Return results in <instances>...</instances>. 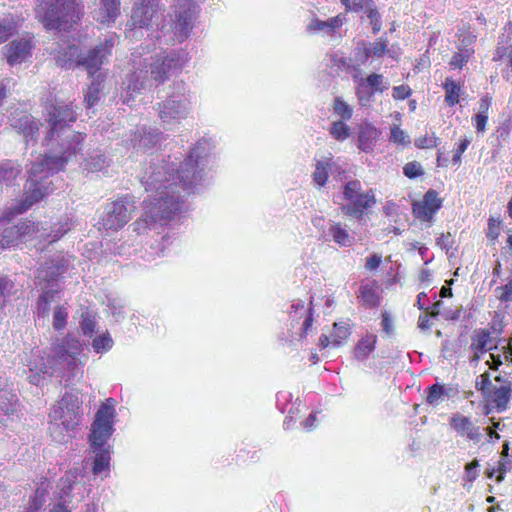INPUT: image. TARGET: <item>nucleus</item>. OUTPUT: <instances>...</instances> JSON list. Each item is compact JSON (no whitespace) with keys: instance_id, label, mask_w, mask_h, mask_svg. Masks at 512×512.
<instances>
[{"instance_id":"052dcab7","label":"nucleus","mask_w":512,"mask_h":512,"mask_svg":"<svg viewBox=\"0 0 512 512\" xmlns=\"http://www.w3.org/2000/svg\"><path fill=\"white\" fill-rule=\"evenodd\" d=\"M346 9L359 12L367 8L368 3H372V0H340Z\"/></svg>"},{"instance_id":"e433bc0d","label":"nucleus","mask_w":512,"mask_h":512,"mask_svg":"<svg viewBox=\"0 0 512 512\" xmlns=\"http://www.w3.org/2000/svg\"><path fill=\"white\" fill-rule=\"evenodd\" d=\"M330 169L329 160H317L315 170L312 174L313 181L320 187L326 185L328 181V170Z\"/></svg>"},{"instance_id":"cd10ccee","label":"nucleus","mask_w":512,"mask_h":512,"mask_svg":"<svg viewBox=\"0 0 512 512\" xmlns=\"http://www.w3.org/2000/svg\"><path fill=\"white\" fill-rule=\"evenodd\" d=\"M104 80L105 75L103 73H98L93 77V80L84 96V102L87 108H92L99 102Z\"/></svg>"},{"instance_id":"1a4fd4ad","label":"nucleus","mask_w":512,"mask_h":512,"mask_svg":"<svg viewBox=\"0 0 512 512\" xmlns=\"http://www.w3.org/2000/svg\"><path fill=\"white\" fill-rule=\"evenodd\" d=\"M82 400L78 391L66 392L49 414V430L56 441H63L64 432L74 429L80 421Z\"/></svg>"},{"instance_id":"864d4df0","label":"nucleus","mask_w":512,"mask_h":512,"mask_svg":"<svg viewBox=\"0 0 512 512\" xmlns=\"http://www.w3.org/2000/svg\"><path fill=\"white\" fill-rule=\"evenodd\" d=\"M480 380L476 381V389L480 391L483 396L486 398V396L491 395V390L493 389L494 385L492 384L490 380V375L488 372H485L479 376Z\"/></svg>"},{"instance_id":"72a5a7b5","label":"nucleus","mask_w":512,"mask_h":512,"mask_svg":"<svg viewBox=\"0 0 512 512\" xmlns=\"http://www.w3.org/2000/svg\"><path fill=\"white\" fill-rule=\"evenodd\" d=\"M358 298L363 305L372 308L379 305V295L375 284H363L359 288Z\"/></svg>"},{"instance_id":"9d476101","label":"nucleus","mask_w":512,"mask_h":512,"mask_svg":"<svg viewBox=\"0 0 512 512\" xmlns=\"http://www.w3.org/2000/svg\"><path fill=\"white\" fill-rule=\"evenodd\" d=\"M343 199L347 203L342 204L340 209L348 217L361 221L367 209L376 204L375 193L372 189L365 192L359 180H350L343 185Z\"/></svg>"},{"instance_id":"ea45409f","label":"nucleus","mask_w":512,"mask_h":512,"mask_svg":"<svg viewBox=\"0 0 512 512\" xmlns=\"http://www.w3.org/2000/svg\"><path fill=\"white\" fill-rule=\"evenodd\" d=\"M353 55H354V59L352 60V61H354V63H352L353 70L359 71V68L362 65H364L370 58V54H369L368 48L366 47L365 41H360L357 43V46L354 49Z\"/></svg>"},{"instance_id":"aec40b11","label":"nucleus","mask_w":512,"mask_h":512,"mask_svg":"<svg viewBox=\"0 0 512 512\" xmlns=\"http://www.w3.org/2000/svg\"><path fill=\"white\" fill-rule=\"evenodd\" d=\"M31 41L28 39H16L6 45L4 55L7 62L12 66L24 62L31 55Z\"/></svg>"},{"instance_id":"f8f14e48","label":"nucleus","mask_w":512,"mask_h":512,"mask_svg":"<svg viewBox=\"0 0 512 512\" xmlns=\"http://www.w3.org/2000/svg\"><path fill=\"white\" fill-rule=\"evenodd\" d=\"M135 209L133 196L121 197L106 206L99 224L106 230L117 231L128 223Z\"/></svg>"},{"instance_id":"c85d7f7f","label":"nucleus","mask_w":512,"mask_h":512,"mask_svg":"<svg viewBox=\"0 0 512 512\" xmlns=\"http://www.w3.org/2000/svg\"><path fill=\"white\" fill-rule=\"evenodd\" d=\"M80 320L79 327L84 336L92 337L95 327L97 324V313L96 311L88 308L81 307L79 310Z\"/></svg>"},{"instance_id":"c03bdc74","label":"nucleus","mask_w":512,"mask_h":512,"mask_svg":"<svg viewBox=\"0 0 512 512\" xmlns=\"http://www.w3.org/2000/svg\"><path fill=\"white\" fill-rule=\"evenodd\" d=\"M329 132L337 141H344L350 136V128L342 120L334 121L330 126Z\"/></svg>"},{"instance_id":"2f4dec72","label":"nucleus","mask_w":512,"mask_h":512,"mask_svg":"<svg viewBox=\"0 0 512 512\" xmlns=\"http://www.w3.org/2000/svg\"><path fill=\"white\" fill-rule=\"evenodd\" d=\"M95 453L92 471L95 475H99L109 470L110 465V446L107 447H91Z\"/></svg>"},{"instance_id":"39448f33","label":"nucleus","mask_w":512,"mask_h":512,"mask_svg":"<svg viewBox=\"0 0 512 512\" xmlns=\"http://www.w3.org/2000/svg\"><path fill=\"white\" fill-rule=\"evenodd\" d=\"M82 343L75 337L62 338L53 346L52 356L45 357L40 350L32 351L27 362L28 380L39 386L46 377L58 376L66 386L83 376L84 361L81 360Z\"/></svg>"},{"instance_id":"6ab92c4d","label":"nucleus","mask_w":512,"mask_h":512,"mask_svg":"<svg viewBox=\"0 0 512 512\" xmlns=\"http://www.w3.org/2000/svg\"><path fill=\"white\" fill-rule=\"evenodd\" d=\"M289 315L293 322L298 321L301 318H304L301 327L300 339L304 338L308 334L314 321L312 300L310 301L307 307L305 306L303 300H294L291 304V310L289 311Z\"/></svg>"},{"instance_id":"f3484780","label":"nucleus","mask_w":512,"mask_h":512,"mask_svg":"<svg viewBox=\"0 0 512 512\" xmlns=\"http://www.w3.org/2000/svg\"><path fill=\"white\" fill-rule=\"evenodd\" d=\"M55 61L57 66L64 69L79 68L81 49L76 44L62 43L55 48Z\"/></svg>"},{"instance_id":"680f3d73","label":"nucleus","mask_w":512,"mask_h":512,"mask_svg":"<svg viewBox=\"0 0 512 512\" xmlns=\"http://www.w3.org/2000/svg\"><path fill=\"white\" fill-rule=\"evenodd\" d=\"M406 138H407L406 133L402 129H400L398 126L394 125L391 128L390 141L397 143V144L409 143V141L406 140Z\"/></svg>"},{"instance_id":"ddd939ff","label":"nucleus","mask_w":512,"mask_h":512,"mask_svg":"<svg viewBox=\"0 0 512 512\" xmlns=\"http://www.w3.org/2000/svg\"><path fill=\"white\" fill-rule=\"evenodd\" d=\"M114 44L115 38L110 36L88 50L81 49L79 68H83L91 77L101 73V67L108 62V58L112 55Z\"/></svg>"},{"instance_id":"4d7b16f0","label":"nucleus","mask_w":512,"mask_h":512,"mask_svg":"<svg viewBox=\"0 0 512 512\" xmlns=\"http://www.w3.org/2000/svg\"><path fill=\"white\" fill-rule=\"evenodd\" d=\"M424 171L422 169V166L418 162H408L403 167V174L410 179L417 178L421 175H423Z\"/></svg>"},{"instance_id":"e2e57ef3","label":"nucleus","mask_w":512,"mask_h":512,"mask_svg":"<svg viewBox=\"0 0 512 512\" xmlns=\"http://www.w3.org/2000/svg\"><path fill=\"white\" fill-rule=\"evenodd\" d=\"M13 227L19 230V238L21 241H23L24 238L34 230V224L30 221H21L18 224L13 225Z\"/></svg>"},{"instance_id":"774afa93","label":"nucleus","mask_w":512,"mask_h":512,"mask_svg":"<svg viewBox=\"0 0 512 512\" xmlns=\"http://www.w3.org/2000/svg\"><path fill=\"white\" fill-rule=\"evenodd\" d=\"M436 242L440 248L445 249V250H449L453 245V239H452L450 233L441 234L437 238Z\"/></svg>"},{"instance_id":"4c0bfd02","label":"nucleus","mask_w":512,"mask_h":512,"mask_svg":"<svg viewBox=\"0 0 512 512\" xmlns=\"http://www.w3.org/2000/svg\"><path fill=\"white\" fill-rule=\"evenodd\" d=\"M21 241L19 238V230L13 226L7 227L0 232L1 248H9L18 245Z\"/></svg>"},{"instance_id":"4468645a","label":"nucleus","mask_w":512,"mask_h":512,"mask_svg":"<svg viewBox=\"0 0 512 512\" xmlns=\"http://www.w3.org/2000/svg\"><path fill=\"white\" fill-rule=\"evenodd\" d=\"M442 207V200L438 197V193L429 189L421 201L413 203V214L416 218L423 222H430L436 212Z\"/></svg>"},{"instance_id":"a211bd4d","label":"nucleus","mask_w":512,"mask_h":512,"mask_svg":"<svg viewBox=\"0 0 512 512\" xmlns=\"http://www.w3.org/2000/svg\"><path fill=\"white\" fill-rule=\"evenodd\" d=\"M449 424L462 437L465 436L475 443L480 442L482 438L480 427L475 426L470 418L460 413H455L451 416Z\"/></svg>"},{"instance_id":"5fc2aeb1","label":"nucleus","mask_w":512,"mask_h":512,"mask_svg":"<svg viewBox=\"0 0 512 512\" xmlns=\"http://www.w3.org/2000/svg\"><path fill=\"white\" fill-rule=\"evenodd\" d=\"M14 283L7 277L0 275V296L3 298L0 302V309L4 306L5 300L12 294Z\"/></svg>"},{"instance_id":"8fccbe9b","label":"nucleus","mask_w":512,"mask_h":512,"mask_svg":"<svg viewBox=\"0 0 512 512\" xmlns=\"http://www.w3.org/2000/svg\"><path fill=\"white\" fill-rule=\"evenodd\" d=\"M68 311L65 305H58L53 313V327L55 330H62L67 324Z\"/></svg>"},{"instance_id":"6e6552de","label":"nucleus","mask_w":512,"mask_h":512,"mask_svg":"<svg viewBox=\"0 0 512 512\" xmlns=\"http://www.w3.org/2000/svg\"><path fill=\"white\" fill-rule=\"evenodd\" d=\"M67 265V262L63 259L54 261L48 260L38 268L36 283L41 290L36 305V314L38 317L44 318L48 316L51 304L60 299L61 291L57 280L58 277L65 272Z\"/></svg>"},{"instance_id":"de8ad7c7","label":"nucleus","mask_w":512,"mask_h":512,"mask_svg":"<svg viewBox=\"0 0 512 512\" xmlns=\"http://www.w3.org/2000/svg\"><path fill=\"white\" fill-rule=\"evenodd\" d=\"M16 32V23L11 17L0 20V44L7 41Z\"/></svg>"},{"instance_id":"a18cd8bd","label":"nucleus","mask_w":512,"mask_h":512,"mask_svg":"<svg viewBox=\"0 0 512 512\" xmlns=\"http://www.w3.org/2000/svg\"><path fill=\"white\" fill-rule=\"evenodd\" d=\"M364 12L372 25L373 34H377L381 30L382 22L381 15L379 14L374 2L368 3Z\"/></svg>"},{"instance_id":"a878e982","label":"nucleus","mask_w":512,"mask_h":512,"mask_svg":"<svg viewBox=\"0 0 512 512\" xmlns=\"http://www.w3.org/2000/svg\"><path fill=\"white\" fill-rule=\"evenodd\" d=\"M119 4L118 0H99L98 8L93 11V18L102 24L114 21L119 14Z\"/></svg>"},{"instance_id":"49530a36","label":"nucleus","mask_w":512,"mask_h":512,"mask_svg":"<svg viewBox=\"0 0 512 512\" xmlns=\"http://www.w3.org/2000/svg\"><path fill=\"white\" fill-rule=\"evenodd\" d=\"M330 63L333 67L338 68L343 72H350L353 69L352 59L345 57L340 52H335L330 56Z\"/></svg>"},{"instance_id":"b1692460","label":"nucleus","mask_w":512,"mask_h":512,"mask_svg":"<svg viewBox=\"0 0 512 512\" xmlns=\"http://www.w3.org/2000/svg\"><path fill=\"white\" fill-rule=\"evenodd\" d=\"M18 398L7 378L0 376V414L11 415L17 409Z\"/></svg>"},{"instance_id":"58836bf2","label":"nucleus","mask_w":512,"mask_h":512,"mask_svg":"<svg viewBox=\"0 0 512 512\" xmlns=\"http://www.w3.org/2000/svg\"><path fill=\"white\" fill-rule=\"evenodd\" d=\"M113 339L108 331L95 337L92 341V348L95 353L103 354L108 352L113 347Z\"/></svg>"},{"instance_id":"7c9ffc66","label":"nucleus","mask_w":512,"mask_h":512,"mask_svg":"<svg viewBox=\"0 0 512 512\" xmlns=\"http://www.w3.org/2000/svg\"><path fill=\"white\" fill-rule=\"evenodd\" d=\"M377 337L374 334H367L362 337L355 346L354 357L364 361L374 351Z\"/></svg>"},{"instance_id":"f704fd0d","label":"nucleus","mask_w":512,"mask_h":512,"mask_svg":"<svg viewBox=\"0 0 512 512\" xmlns=\"http://www.w3.org/2000/svg\"><path fill=\"white\" fill-rule=\"evenodd\" d=\"M360 79L374 94L383 93L390 86V83L385 80L382 74L371 73L367 77H360Z\"/></svg>"},{"instance_id":"3c124183","label":"nucleus","mask_w":512,"mask_h":512,"mask_svg":"<svg viewBox=\"0 0 512 512\" xmlns=\"http://www.w3.org/2000/svg\"><path fill=\"white\" fill-rule=\"evenodd\" d=\"M349 335V329L345 324H334V331L331 334L332 345L334 347H339L343 340H345Z\"/></svg>"},{"instance_id":"9b49d317","label":"nucleus","mask_w":512,"mask_h":512,"mask_svg":"<svg viewBox=\"0 0 512 512\" xmlns=\"http://www.w3.org/2000/svg\"><path fill=\"white\" fill-rule=\"evenodd\" d=\"M115 417L114 400L107 399L96 412L91 425L89 442L91 447H107V441L114 432L113 418Z\"/></svg>"},{"instance_id":"dca6fc26","label":"nucleus","mask_w":512,"mask_h":512,"mask_svg":"<svg viewBox=\"0 0 512 512\" xmlns=\"http://www.w3.org/2000/svg\"><path fill=\"white\" fill-rule=\"evenodd\" d=\"M163 139V133L155 127L142 126L131 137L134 148L148 151L157 146Z\"/></svg>"},{"instance_id":"69168bd1","label":"nucleus","mask_w":512,"mask_h":512,"mask_svg":"<svg viewBox=\"0 0 512 512\" xmlns=\"http://www.w3.org/2000/svg\"><path fill=\"white\" fill-rule=\"evenodd\" d=\"M438 138L436 136L432 137H420L415 141V145L418 148H433L438 144Z\"/></svg>"},{"instance_id":"6e6d98bb","label":"nucleus","mask_w":512,"mask_h":512,"mask_svg":"<svg viewBox=\"0 0 512 512\" xmlns=\"http://www.w3.org/2000/svg\"><path fill=\"white\" fill-rule=\"evenodd\" d=\"M334 112L343 120H349L352 117V108L343 100L336 98L334 104Z\"/></svg>"},{"instance_id":"a19ab883","label":"nucleus","mask_w":512,"mask_h":512,"mask_svg":"<svg viewBox=\"0 0 512 512\" xmlns=\"http://www.w3.org/2000/svg\"><path fill=\"white\" fill-rule=\"evenodd\" d=\"M353 80L357 83V98L362 106H366L372 101L374 93L364 84V82L357 75L353 76Z\"/></svg>"},{"instance_id":"37998d69","label":"nucleus","mask_w":512,"mask_h":512,"mask_svg":"<svg viewBox=\"0 0 512 512\" xmlns=\"http://www.w3.org/2000/svg\"><path fill=\"white\" fill-rule=\"evenodd\" d=\"M387 38H379L375 42H366L370 57L381 58L384 54H390V50L387 48Z\"/></svg>"},{"instance_id":"0e129e2a","label":"nucleus","mask_w":512,"mask_h":512,"mask_svg":"<svg viewBox=\"0 0 512 512\" xmlns=\"http://www.w3.org/2000/svg\"><path fill=\"white\" fill-rule=\"evenodd\" d=\"M411 88L408 85H399L393 87L392 96L396 100H404L411 95Z\"/></svg>"},{"instance_id":"412c9836","label":"nucleus","mask_w":512,"mask_h":512,"mask_svg":"<svg viewBox=\"0 0 512 512\" xmlns=\"http://www.w3.org/2000/svg\"><path fill=\"white\" fill-rule=\"evenodd\" d=\"M345 17L339 14L335 17L321 20L313 18L306 27L309 34H322L326 36H333L336 31L343 25Z\"/></svg>"},{"instance_id":"09e8293b","label":"nucleus","mask_w":512,"mask_h":512,"mask_svg":"<svg viewBox=\"0 0 512 512\" xmlns=\"http://www.w3.org/2000/svg\"><path fill=\"white\" fill-rule=\"evenodd\" d=\"M444 397V385L435 383L427 388L426 402L429 405H438L439 401Z\"/></svg>"},{"instance_id":"2eb2a0df","label":"nucleus","mask_w":512,"mask_h":512,"mask_svg":"<svg viewBox=\"0 0 512 512\" xmlns=\"http://www.w3.org/2000/svg\"><path fill=\"white\" fill-rule=\"evenodd\" d=\"M320 238L324 242L333 241L340 247H350L355 241L354 236L349 233L346 225L333 220H329L327 229H322Z\"/></svg>"},{"instance_id":"79ce46f5","label":"nucleus","mask_w":512,"mask_h":512,"mask_svg":"<svg viewBox=\"0 0 512 512\" xmlns=\"http://www.w3.org/2000/svg\"><path fill=\"white\" fill-rule=\"evenodd\" d=\"M107 307L109 308L116 322H120L125 318V304L121 299L107 296Z\"/></svg>"},{"instance_id":"13d9d810","label":"nucleus","mask_w":512,"mask_h":512,"mask_svg":"<svg viewBox=\"0 0 512 512\" xmlns=\"http://www.w3.org/2000/svg\"><path fill=\"white\" fill-rule=\"evenodd\" d=\"M501 223L502 221L500 220V218H489L488 230L486 233L488 239H490L491 241H495L499 237Z\"/></svg>"},{"instance_id":"4be33fe9","label":"nucleus","mask_w":512,"mask_h":512,"mask_svg":"<svg viewBox=\"0 0 512 512\" xmlns=\"http://www.w3.org/2000/svg\"><path fill=\"white\" fill-rule=\"evenodd\" d=\"M381 132L371 123L363 122L358 126V148L364 153H372Z\"/></svg>"},{"instance_id":"20e7f679","label":"nucleus","mask_w":512,"mask_h":512,"mask_svg":"<svg viewBox=\"0 0 512 512\" xmlns=\"http://www.w3.org/2000/svg\"><path fill=\"white\" fill-rule=\"evenodd\" d=\"M197 10L198 5L194 0H176L170 23L162 24L159 28V21L162 17L159 0H139L132 10L130 19L132 31L136 33V29L144 28L153 30L155 26L157 29L152 38L160 44L182 43L189 37L193 29Z\"/></svg>"},{"instance_id":"f03ea898","label":"nucleus","mask_w":512,"mask_h":512,"mask_svg":"<svg viewBox=\"0 0 512 512\" xmlns=\"http://www.w3.org/2000/svg\"><path fill=\"white\" fill-rule=\"evenodd\" d=\"M76 120L71 104L57 103L48 110L49 131L43 144L51 147L53 140L59 139L57 147L49 148L42 158L33 162L29 178L25 184L23 200L13 208L14 214H22L35 203L53 191L49 177L64 169L65 165L81 150L84 135L69 129Z\"/></svg>"},{"instance_id":"473e14b6","label":"nucleus","mask_w":512,"mask_h":512,"mask_svg":"<svg viewBox=\"0 0 512 512\" xmlns=\"http://www.w3.org/2000/svg\"><path fill=\"white\" fill-rule=\"evenodd\" d=\"M21 172L17 163L6 160L0 163V184L11 185Z\"/></svg>"},{"instance_id":"0eeeda50","label":"nucleus","mask_w":512,"mask_h":512,"mask_svg":"<svg viewBox=\"0 0 512 512\" xmlns=\"http://www.w3.org/2000/svg\"><path fill=\"white\" fill-rule=\"evenodd\" d=\"M36 17L47 30H61L76 24L82 7L76 0H37Z\"/></svg>"},{"instance_id":"c756f323","label":"nucleus","mask_w":512,"mask_h":512,"mask_svg":"<svg viewBox=\"0 0 512 512\" xmlns=\"http://www.w3.org/2000/svg\"><path fill=\"white\" fill-rule=\"evenodd\" d=\"M486 398L491 399L492 402L495 403L497 412L501 413L507 409V405L511 398V388L510 386L505 385L500 387L494 386L491 390V395L486 396Z\"/></svg>"},{"instance_id":"c9c22d12","label":"nucleus","mask_w":512,"mask_h":512,"mask_svg":"<svg viewBox=\"0 0 512 512\" xmlns=\"http://www.w3.org/2000/svg\"><path fill=\"white\" fill-rule=\"evenodd\" d=\"M443 88L445 90V102L448 106H454L459 102L460 85L451 78H446Z\"/></svg>"},{"instance_id":"423d86ee","label":"nucleus","mask_w":512,"mask_h":512,"mask_svg":"<svg viewBox=\"0 0 512 512\" xmlns=\"http://www.w3.org/2000/svg\"><path fill=\"white\" fill-rule=\"evenodd\" d=\"M166 99L156 103L155 110L162 126L171 129L185 120L192 111V94L183 81H176L170 87Z\"/></svg>"},{"instance_id":"bf43d9fd","label":"nucleus","mask_w":512,"mask_h":512,"mask_svg":"<svg viewBox=\"0 0 512 512\" xmlns=\"http://www.w3.org/2000/svg\"><path fill=\"white\" fill-rule=\"evenodd\" d=\"M470 55L471 51L469 49L455 53L450 60V65L454 68H462L468 62Z\"/></svg>"},{"instance_id":"338daca9","label":"nucleus","mask_w":512,"mask_h":512,"mask_svg":"<svg viewBox=\"0 0 512 512\" xmlns=\"http://www.w3.org/2000/svg\"><path fill=\"white\" fill-rule=\"evenodd\" d=\"M44 503L43 495H39L36 491L34 497L30 500L29 507L26 512H38Z\"/></svg>"},{"instance_id":"603ef678","label":"nucleus","mask_w":512,"mask_h":512,"mask_svg":"<svg viewBox=\"0 0 512 512\" xmlns=\"http://www.w3.org/2000/svg\"><path fill=\"white\" fill-rule=\"evenodd\" d=\"M70 230V225L67 220L65 222L59 221L51 228V233L48 235L50 238L49 242L53 243L60 239Z\"/></svg>"},{"instance_id":"393cba45","label":"nucleus","mask_w":512,"mask_h":512,"mask_svg":"<svg viewBox=\"0 0 512 512\" xmlns=\"http://www.w3.org/2000/svg\"><path fill=\"white\" fill-rule=\"evenodd\" d=\"M109 165L110 159L101 150L92 151L80 164L83 172L87 174L104 172Z\"/></svg>"},{"instance_id":"5701e85b","label":"nucleus","mask_w":512,"mask_h":512,"mask_svg":"<svg viewBox=\"0 0 512 512\" xmlns=\"http://www.w3.org/2000/svg\"><path fill=\"white\" fill-rule=\"evenodd\" d=\"M11 126L25 138L26 145L36 141V135L39 131L38 121L31 115H22L11 120Z\"/></svg>"},{"instance_id":"7ed1b4c3","label":"nucleus","mask_w":512,"mask_h":512,"mask_svg":"<svg viewBox=\"0 0 512 512\" xmlns=\"http://www.w3.org/2000/svg\"><path fill=\"white\" fill-rule=\"evenodd\" d=\"M159 44L150 50L149 45L136 48L131 54L132 72L123 81L129 102L134 95L155 84H163L172 75L182 70L187 62V54L182 50H165Z\"/></svg>"},{"instance_id":"f257e3e1","label":"nucleus","mask_w":512,"mask_h":512,"mask_svg":"<svg viewBox=\"0 0 512 512\" xmlns=\"http://www.w3.org/2000/svg\"><path fill=\"white\" fill-rule=\"evenodd\" d=\"M215 145L211 139H200L190 150L175 174L174 164L164 159L151 162L141 177L148 198L143 201V213L132 226L137 234L151 237L153 255H164L170 244L168 224L184 206L186 195L208 180L214 162Z\"/></svg>"},{"instance_id":"bb28decb","label":"nucleus","mask_w":512,"mask_h":512,"mask_svg":"<svg viewBox=\"0 0 512 512\" xmlns=\"http://www.w3.org/2000/svg\"><path fill=\"white\" fill-rule=\"evenodd\" d=\"M471 350L484 354L493 349L491 333L487 329H476L471 335Z\"/></svg>"}]
</instances>
